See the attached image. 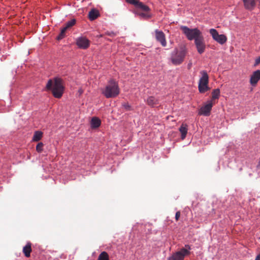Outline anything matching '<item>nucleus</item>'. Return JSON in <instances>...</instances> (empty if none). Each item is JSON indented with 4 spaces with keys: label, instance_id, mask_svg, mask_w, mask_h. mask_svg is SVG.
I'll return each instance as SVG.
<instances>
[{
    "label": "nucleus",
    "instance_id": "nucleus-30",
    "mask_svg": "<svg viewBox=\"0 0 260 260\" xmlns=\"http://www.w3.org/2000/svg\"><path fill=\"white\" fill-rule=\"evenodd\" d=\"M180 217V211H177L176 213V214H175V219L176 220H178V219H179Z\"/></svg>",
    "mask_w": 260,
    "mask_h": 260
},
{
    "label": "nucleus",
    "instance_id": "nucleus-17",
    "mask_svg": "<svg viewBox=\"0 0 260 260\" xmlns=\"http://www.w3.org/2000/svg\"><path fill=\"white\" fill-rule=\"evenodd\" d=\"M100 16L99 12L95 9H92L88 13V18L90 20H94Z\"/></svg>",
    "mask_w": 260,
    "mask_h": 260
},
{
    "label": "nucleus",
    "instance_id": "nucleus-31",
    "mask_svg": "<svg viewBox=\"0 0 260 260\" xmlns=\"http://www.w3.org/2000/svg\"><path fill=\"white\" fill-rule=\"evenodd\" d=\"M260 63V56L257 58L255 60L254 66H257Z\"/></svg>",
    "mask_w": 260,
    "mask_h": 260
},
{
    "label": "nucleus",
    "instance_id": "nucleus-21",
    "mask_svg": "<svg viewBox=\"0 0 260 260\" xmlns=\"http://www.w3.org/2000/svg\"><path fill=\"white\" fill-rule=\"evenodd\" d=\"M98 260H110L108 253L106 251L102 252L99 255Z\"/></svg>",
    "mask_w": 260,
    "mask_h": 260
},
{
    "label": "nucleus",
    "instance_id": "nucleus-7",
    "mask_svg": "<svg viewBox=\"0 0 260 260\" xmlns=\"http://www.w3.org/2000/svg\"><path fill=\"white\" fill-rule=\"evenodd\" d=\"M209 32L213 40L220 44H223L227 41L226 37L224 35H219L217 31L214 28L209 30Z\"/></svg>",
    "mask_w": 260,
    "mask_h": 260
},
{
    "label": "nucleus",
    "instance_id": "nucleus-14",
    "mask_svg": "<svg viewBox=\"0 0 260 260\" xmlns=\"http://www.w3.org/2000/svg\"><path fill=\"white\" fill-rule=\"evenodd\" d=\"M31 251V244L30 242H28L26 245L23 247L22 251L26 257H30Z\"/></svg>",
    "mask_w": 260,
    "mask_h": 260
},
{
    "label": "nucleus",
    "instance_id": "nucleus-12",
    "mask_svg": "<svg viewBox=\"0 0 260 260\" xmlns=\"http://www.w3.org/2000/svg\"><path fill=\"white\" fill-rule=\"evenodd\" d=\"M260 79V70L254 71L251 76L250 83L252 85H255Z\"/></svg>",
    "mask_w": 260,
    "mask_h": 260
},
{
    "label": "nucleus",
    "instance_id": "nucleus-15",
    "mask_svg": "<svg viewBox=\"0 0 260 260\" xmlns=\"http://www.w3.org/2000/svg\"><path fill=\"white\" fill-rule=\"evenodd\" d=\"M146 103L149 106L154 107L158 104V100L153 96H150L147 98Z\"/></svg>",
    "mask_w": 260,
    "mask_h": 260
},
{
    "label": "nucleus",
    "instance_id": "nucleus-22",
    "mask_svg": "<svg viewBox=\"0 0 260 260\" xmlns=\"http://www.w3.org/2000/svg\"><path fill=\"white\" fill-rule=\"evenodd\" d=\"M220 95V90L218 88L215 89L212 92V100L218 99Z\"/></svg>",
    "mask_w": 260,
    "mask_h": 260
},
{
    "label": "nucleus",
    "instance_id": "nucleus-16",
    "mask_svg": "<svg viewBox=\"0 0 260 260\" xmlns=\"http://www.w3.org/2000/svg\"><path fill=\"white\" fill-rule=\"evenodd\" d=\"M135 7L144 12H148L150 10V8L147 6L140 1H138Z\"/></svg>",
    "mask_w": 260,
    "mask_h": 260
},
{
    "label": "nucleus",
    "instance_id": "nucleus-2",
    "mask_svg": "<svg viewBox=\"0 0 260 260\" xmlns=\"http://www.w3.org/2000/svg\"><path fill=\"white\" fill-rule=\"evenodd\" d=\"M120 93V89L118 83L114 79L109 81L102 93L106 98H113L116 97Z\"/></svg>",
    "mask_w": 260,
    "mask_h": 260
},
{
    "label": "nucleus",
    "instance_id": "nucleus-29",
    "mask_svg": "<svg viewBox=\"0 0 260 260\" xmlns=\"http://www.w3.org/2000/svg\"><path fill=\"white\" fill-rule=\"evenodd\" d=\"M139 15L143 17H145V18H149L150 17V16L148 14L145 13H141L139 14Z\"/></svg>",
    "mask_w": 260,
    "mask_h": 260
},
{
    "label": "nucleus",
    "instance_id": "nucleus-26",
    "mask_svg": "<svg viewBox=\"0 0 260 260\" xmlns=\"http://www.w3.org/2000/svg\"><path fill=\"white\" fill-rule=\"evenodd\" d=\"M122 106L126 111L132 110V107L127 103H123Z\"/></svg>",
    "mask_w": 260,
    "mask_h": 260
},
{
    "label": "nucleus",
    "instance_id": "nucleus-34",
    "mask_svg": "<svg viewBox=\"0 0 260 260\" xmlns=\"http://www.w3.org/2000/svg\"><path fill=\"white\" fill-rule=\"evenodd\" d=\"M79 92H80V94L82 93V92H83V91H82V90H80L79 91Z\"/></svg>",
    "mask_w": 260,
    "mask_h": 260
},
{
    "label": "nucleus",
    "instance_id": "nucleus-27",
    "mask_svg": "<svg viewBox=\"0 0 260 260\" xmlns=\"http://www.w3.org/2000/svg\"><path fill=\"white\" fill-rule=\"evenodd\" d=\"M117 32H114V31H107L105 32V35L110 36V37H114L116 36L117 35Z\"/></svg>",
    "mask_w": 260,
    "mask_h": 260
},
{
    "label": "nucleus",
    "instance_id": "nucleus-5",
    "mask_svg": "<svg viewBox=\"0 0 260 260\" xmlns=\"http://www.w3.org/2000/svg\"><path fill=\"white\" fill-rule=\"evenodd\" d=\"M190 247L189 245H185L184 248H181L179 251L173 253L168 258V260H184L185 256L190 254Z\"/></svg>",
    "mask_w": 260,
    "mask_h": 260
},
{
    "label": "nucleus",
    "instance_id": "nucleus-23",
    "mask_svg": "<svg viewBox=\"0 0 260 260\" xmlns=\"http://www.w3.org/2000/svg\"><path fill=\"white\" fill-rule=\"evenodd\" d=\"M68 29L64 26L61 29V31L58 35V36L57 37V39L58 40H61L63 39L65 36V34Z\"/></svg>",
    "mask_w": 260,
    "mask_h": 260
},
{
    "label": "nucleus",
    "instance_id": "nucleus-25",
    "mask_svg": "<svg viewBox=\"0 0 260 260\" xmlns=\"http://www.w3.org/2000/svg\"><path fill=\"white\" fill-rule=\"evenodd\" d=\"M44 144L42 142L39 143L36 146V150L39 152L41 153L43 151V147Z\"/></svg>",
    "mask_w": 260,
    "mask_h": 260
},
{
    "label": "nucleus",
    "instance_id": "nucleus-32",
    "mask_svg": "<svg viewBox=\"0 0 260 260\" xmlns=\"http://www.w3.org/2000/svg\"><path fill=\"white\" fill-rule=\"evenodd\" d=\"M256 168L257 169H260V158L258 159V162L257 165L256 166Z\"/></svg>",
    "mask_w": 260,
    "mask_h": 260
},
{
    "label": "nucleus",
    "instance_id": "nucleus-13",
    "mask_svg": "<svg viewBox=\"0 0 260 260\" xmlns=\"http://www.w3.org/2000/svg\"><path fill=\"white\" fill-rule=\"evenodd\" d=\"M244 5L247 10H253L255 6V0H243Z\"/></svg>",
    "mask_w": 260,
    "mask_h": 260
},
{
    "label": "nucleus",
    "instance_id": "nucleus-6",
    "mask_svg": "<svg viewBox=\"0 0 260 260\" xmlns=\"http://www.w3.org/2000/svg\"><path fill=\"white\" fill-rule=\"evenodd\" d=\"M202 77L200 79L199 83V90L200 92L204 93L208 90V84L209 82V76L206 71H202L200 72Z\"/></svg>",
    "mask_w": 260,
    "mask_h": 260
},
{
    "label": "nucleus",
    "instance_id": "nucleus-20",
    "mask_svg": "<svg viewBox=\"0 0 260 260\" xmlns=\"http://www.w3.org/2000/svg\"><path fill=\"white\" fill-rule=\"evenodd\" d=\"M43 136V133L41 131H36L35 132L33 138H32V141L35 142H38L40 141Z\"/></svg>",
    "mask_w": 260,
    "mask_h": 260
},
{
    "label": "nucleus",
    "instance_id": "nucleus-9",
    "mask_svg": "<svg viewBox=\"0 0 260 260\" xmlns=\"http://www.w3.org/2000/svg\"><path fill=\"white\" fill-rule=\"evenodd\" d=\"M76 44L79 48L86 49L89 47L90 41L85 37H79L76 40Z\"/></svg>",
    "mask_w": 260,
    "mask_h": 260
},
{
    "label": "nucleus",
    "instance_id": "nucleus-28",
    "mask_svg": "<svg viewBox=\"0 0 260 260\" xmlns=\"http://www.w3.org/2000/svg\"><path fill=\"white\" fill-rule=\"evenodd\" d=\"M125 1L127 3H128L130 4L133 5L135 6L139 1H138V0H125Z\"/></svg>",
    "mask_w": 260,
    "mask_h": 260
},
{
    "label": "nucleus",
    "instance_id": "nucleus-1",
    "mask_svg": "<svg viewBox=\"0 0 260 260\" xmlns=\"http://www.w3.org/2000/svg\"><path fill=\"white\" fill-rule=\"evenodd\" d=\"M47 90H51L53 95L56 98H60L64 91V86L62 80L59 78H54L53 80L50 79L46 86Z\"/></svg>",
    "mask_w": 260,
    "mask_h": 260
},
{
    "label": "nucleus",
    "instance_id": "nucleus-24",
    "mask_svg": "<svg viewBox=\"0 0 260 260\" xmlns=\"http://www.w3.org/2000/svg\"><path fill=\"white\" fill-rule=\"evenodd\" d=\"M76 22V19H73L66 23L65 27L67 29H69V28H71V27H72L73 26H74Z\"/></svg>",
    "mask_w": 260,
    "mask_h": 260
},
{
    "label": "nucleus",
    "instance_id": "nucleus-33",
    "mask_svg": "<svg viewBox=\"0 0 260 260\" xmlns=\"http://www.w3.org/2000/svg\"><path fill=\"white\" fill-rule=\"evenodd\" d=\"M255 260H260V253L257 255Z\"/></svg>",
    "mask_w": 260,
    "mask_h": 260
},
{
    "label": "nucleus",
    "instance_id": "nucleus-8",
    "mask_svg": "<svg viewBox=\"0 0 260 260\" xmlns=\"http://www.w3.org/2000/svg\"><path fill=\"white\" fill-rule=\"evenodd\" d=\"M194 44L196 46L198 53L200 54L204 52L206 48V44L203 36L200 37L194 41Z\"/></svg>",
    "mask_w": 260,
    "mask_h": 260
},
{
    "label": "nucleus",
    "instance_id": "nucleus-10",
    "mask_svg": "<svg viewBox=\"0 0 260 260\" xmlns=\"http://www.w3.org/2000/svg\"><path fill=\"white\" fill-rule=\"evenodd\" d=\"M213 106V103L210 101L207 104L203 106L200 110L199 114L204 116H209Z\"/></svg>",
    "mask_w": 260,
    "mask_h": 260
},
{
    "label": "nucleus",
    "instance_id": "nucleus-18",
    "mask_svg": "<svg viewBox=\"0 0 260 260\" xmlns=\"http://www.w3.org/2000/svg\"><path fill=\"white\" fill-rule=\"evenodd\" d=\"M101 123L100 119L96 117H93L90 122L91 127L93 128L99 127Z\"/></svg>",
    "mask_w": 260,
    "mask_h": 260
},
{
    "label": "nucleus",
    "instance_id": "nucleus-11",
    "mask_svg": "<svg viewBox=\"0 0 260 260\" xmlns=\"http://www.w3.org/2000/svg\"><path fill=\"white\" fill-rule=\"evenodd\" d=\"M155 38L156 40L160 42L161 45L163 47H165L167 45V42L166 41V38L165 34L160 30H159L158 29L155 30Z\"/></svg>",
    "mask_w": 260,
    "mask_h": 260
},
{
    "label": "nucleus",
    "instance_id": "nucleus-19",
    "mask_svg": "<svg viewBox=\"0 0 260 260\" xmlns=\"http://www.w3.org/2000/svg\"><path fill=\"white\" fill-rule=\"evenodd\" d=\"M179 131L181 134V139H184L187 133V125L186 124H182L179 128Z\"/></svg>",
    "mask_w": 260,
    "mask_h": 260
},
{
    "label": "nucleus",
    "instance_id": "nucleus-3",
    "mask_svg": "<svg viewBox=\"0 0 260 260\" xmlns=\"http://www.w3.org/2000/svg\"><path fill=\"white\" fill-rule=\"evenodd\" d=\"M185 55L186 51L184 48H175L171 53L170 60L174 65L178 66L183 62Z\"/></svg>",
    "mask_w": 260,
    "mask_h": 260
},
{
    "label": "nucleus",
    "instance_id": "nucleus-35",
    "mask_svg": "<svg viewBox=\"0 0 260 260\" xmlns=\"http://www.w3.org/2000/svg\"><path fill=\"white\" fill-rule=\"evenodd\" d=\"M259 4L260 5V0H258Z\"/></svg>",
    "mask_w": 260,
    "mask_h": 260
},
{
    "label": "nucleus",
    "instance_id": "nucleus-4",
    "mask_svg": "<svg viewBox=\"0 0 260 260\" xmlns=\"http://www.w3.org/2000/svg\"><path fill=\"white\" fill-rule=\"evenodd\" d=\"M180 29L187 39L189 41L193 40L195 41L196 39H197V38H200V37L203 35L202 32L197 28H189L186 26H181Z\"/></svg>",
    "mask_w": 260,
    "mask_h": 260
}]
</instances>
